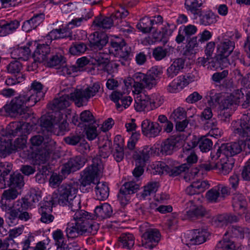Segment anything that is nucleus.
Masks as SVG:
<instances>
[{
	"instance_id": "obj_6",
	"label": "nucleus",
	"mask_w": 250,
	"mask_h": 250,
	"mask_svg": "<svg viewBox=\"0 0 250 250\" xmlns=\"http://www.w3.org/2000/svg\"><path fill=\"white\" fill-rule=\"evenodd\" d=\"M244 97L242 88L235 90L231 94L222 95L216 93L211 90L207 94V98L210 106L217 103L219 104L218 118L223 122H228L231 114L236 110L240 100Z\"/></svg>"
},
{
	"instance_id": "obj_9",
	"label": "nucleus",
	"mask_w": 250,
	"mask_h": 250,
	"mask_svg": "<svg viewBox=\"0 0 250 250\" xmlns=\"http://www.w3.org/2000/svg\"><path fill=\"white\" fill-rule=\"evenodd\" d=\"M220 162L216 164L213 162H208L201 164L199 168H195L191 170L189 173H187L184 176L186 181H191L196 177H199L203 171H209L212 169H218L220 172L224 175L229 174L232 170L234 163L232 158L225 157L221 155Z\"/></svg>"
},
{
	"instance_id": "obj_16",
	"label": "nucleus",
	"mask_w": 250,
	"mask_h": 250,
	"mask_svg": "<svg viewBox=\"0 0 250 250\" xmlns=\"http://www.w3.org/2000/svg\"><path fill=\"white\" fill-rule=\"evenodd\" d=\"M209 235L206 229L188 231L182 236V242L186 246L200 245L206 241Z\"/></svg>"
},
{
	"instance_id": "obj_25",
	"label": "nucleus",
	"mask_w": 250,
	"mask_h": 250,
	"mask_svg": "<svg viewBox=\"0 0 250 250\" xmlns=\"http://www.w3.org/2000/svg\"><path fill=\"white\" fill-rule=\"evenodd\" d=\"M197 146L196 141H188L183 146L182 157H186L188 164H193L197 161V156L193 150V149Z\"/></svg>"
},
{
	"instance_id": "obj_48",
	"label": "nucleus",
	"mask_w": 250,
	"mask_h": 250,
	"mask_svg": "<svg viewBox=\"0 0 250 250\" xmlns=\"http://www.w3.org/2000/svg\"><path fill=\"white\" fill-rule=\"evenodd\" d=\"M120 139H121V136L120 135H117L114 140L115 151L114 152L113 156L118 162L121 161L124 156L123 143L122 142H121V144L117 143V141H119Z\"/></svg>"
},
{
	"instance_id": "obj_56",
	"label": "nucleus",
	"mask_w": 250,
	"mask_h": 250,
	"mask_svg": "<svg viewBox=\"0 0 250 250\" xmlns=\"http://www.w3.org/2000/svg\"><path fill=\"white\" fill-rule=\"evenodd\" d=\"M197 145L201 151L206 152L210 150L212 146V141L205 137H201L198 142Z\"/></svg>"
},
{
	"instance_id": "obj_8",
	"label": "nucleus",
	"mask_w": 250,
	"mask_h": 250,
	"mask_svg": "<svg viewBox=\"0 0 250 250\" xmlns=\"http://www.w3.org/2000/svg\"><path fill=\"white\" fill-rule=\"evenodd\" d=\"M70 34V31L67 26H63L61 28L53 29L39 42L33 41L36 42L35 44L32 45L36 46V49L33 55V58L39 62L46 61L51 51L49 46L52 41L53 40L66 38Z\"/></svg>"
},
{
	"instance_id": "obj_31",
	"label": "nucleus",
	"mask_w": 250,
	"mask_h": 250,
	"mask_svg": "<svg viewBox=\"0 0 250 250\" xmlns=\"http://www.w3.org/2000/svg\"><path fill=\"white\" fill-rule=\"evenodd\" d=\"M135 81H141L145 88L151 89L156 84L157 81L148 73L144 74L141 72H136L134 74Z\"/></svg>"
},
{
	"instance_id": "obj_38",
	"label": "nucleus",
	"mask_w": 250,
	"mask_h": 250,
	"mask_svg": "<svg viewBox=\"0 0 250 250\" xmlns=\"http://www.w3.org/2000/svg\"><path fill=\"white\" fill-rule=\"evenodd\" d=\"M198 76L196 72L188 73L185 75H180L176 78L181 89H183L189 83L197 80Z\"/></svg>"
},
{
	"instance_id": "obj_1",
	"label": "nucleus",
	"mask_w": 250,
	"mask_h": 250,
	"mask_svg": "<svg viewBox=\"0 0 250 250\" xmlns=\"http://www.w3.org/2000/svg\"><path fill=\"white\" fill-rule=\"evenodd\" d=\"M45 93L43 85L40 82L35 81L31 84L29 90L13 98L0 108V115L31 120L34 118V115L29 107L34 106L43 97Z\"/></svg>"
},
{
	"instance_id": "obj_55",
	"label": "nucleus",
	"mask_w": 250,
	"mask_h": 250,
	"mask_svg": "<svg viewBox=\"0 0 250 250\" xmlns=\"http://www.w3.org/2000/svg\"><path fill=\"white\" fill-rule=\"evenodd\" d=\"M9 211L5 214V221L9 226H13L18 223V212L14 210H7Z\"/></svg>"
},
{
	"instance_id": "obj_43",
	"label": "nucleus",
	"mask_w": 250,
	"mask_h": 250,
	"mask_svg": "<svg viewBox=\"0 0 250 250\" xmlns=\"http://www.w3.org/2000/svg\"><path fill=\"white\" fill-rule=\"evenodd\" d=\"M0 167H4L5 169L0 175V189H3L7 186L8 176L12 168V164L10 163H0Z\"/></svg>"
},
{
	"instance_id": "obj_3",
	"label": "nucleus",
	"mask_w": 250,
	"mask_h": 250,
	"mask_svg": "<svg viewBox=\"0 0 250 250\" xmlns=\"http://www.w3.org/2000/svg\"><path fill=\"white\" fill-rule=\"evenodd\" d=\"M111 146V141L106 140L103 146L99 148V156L94 157L92 164L83 171L80 185L82 192H89L92 188L91 184H95V181L99 180L104 169L103 164L100 157L107 158L112 151Z\"/></svg>"
},
{
	"instance_id": "obj_15",
	"label": "nucleus",
	"mask_w": 250,
	"mask_h": 250,
	"mask_svg": "<svg viewBox=\"0 0 250 250\" xmlns=\"http://www.w3.org/2000/svg\"><path fill=\"white\" fill-rule=\"evenodd\" d=\"M78 191V186L76 184H62L58 189V193H54L51 197H54L60 205L64 206L68 203V200L76 196Z\"/></svg>"
},
{
	"instance_id": "obj_64",
	"label": "nucleus",
	"mask_w": 250,
	"mask_h": 250,
	"mask_svg": "<svg viewBox=\"0 0 250 250\" xmlns=\"http://www.w3.org/2000/svg\"><path fill=\"white\" fill-rule=\"evenodd\" d=\"M246 113L243 115L239 120L234 121L232 123V128H234L236 124L238 122L244 124L246 128H250V108L246 111Z\"/></svg>"
},
{
	"instance_id": "obj_58",
	"label": "nucleus",
	"mask_w": 250,
	"mask_h": 250,
	"mask_svg": "<svg viewBox=\"0 0 250 250\" xmlns=\"http://www.w3.org/2000/svg\"><path fill=\"white\" fill-rule=\"evenodd\" d=\"M64 206H68L69 209H70V213L72 214V212H76L77 210H80L81 208V201L79 197L75 196L72 198H71L70 200H68V203L64 205Z\"/></svg>"
},
{
	"instance_id": "obj_51",
	"label": "nucleus",
	"mask_w": 250,
	"mask_h": 250,
	"mask_svg": "<svg viewBox=\"0 0 250 250\" xmlns=\"http://www.w3.org/2000/svg\"><path fill=\"white\" fill-rule=\"evenodd\" d=\"M216 250H242L241 247L236 248L233 242L230 241H220L216 245Z\"/></svg>"
},
{
	"instance_id": "obj_26",
	"label": "nucleus",
	"mask_w": 250,
	"mask_h": 250,
	"mask_svg": "<svg viewBox=\"0 0 250 250\" xmlns=\"http://www.w3.org/2000/svg\"><path fill=\"white\" fill-rule=\"evenodd\" d=\"M91 47L101 50L107 43V36L104 34L95 32L88 38Z\"/></svg>"
},
{
	"instance_id": "obj_52",
	"label": "nucleus",
	"mask_w": 250,
	"mask_h": 250,
	"mask_svg": "<svg viewBox=\"0 0 250 250\" xmlns=\"http://www.w3.org/2000/svg\"><path fill=\"white\" fill-rule=\"evenodd\" d=\"M176 28V27L174 24L167 23L165 25L161 31L162 34V38L161 41H162L164 42H167L168 38L172 35Z\"/></svg>"
},
{
	"instance_id": "obj_19",
	"label": "nucleus",
	"mask_w": 250,
	"mask_h": 250,
	"mask_svg": "<svg viewBox=\"0 0 250 250\" xmlns=\"http://www.w3.org/2000/svg\"><path fill=\"white\" fill-rule=\"evenodd\" d=\"M229 193V187L222 184H218L207 192L206 197L209 202L217 203L223 200Z\"/></svg>"
},
{
	"instance_id": "obj_22",
	"label": "nucleus",
	"mask_w": 250,
	"mask_h": 250,
	"mask_svg": "<svg viewBox=\"0 0 250 250\" xmlns=\"http://www.w3.org/2000/svg\"><path fill=\"white\" fill-rule=\"evenodd\" d=\"M20 190L16 188L10 187L9 188L3 191L0 201L1 208L3 210L6 211L7 210H10L11 205L9 202L16 199L21 194Z\"/></svg>"
},
{
	"instance_id": "obj_57",
	"label": "nucleus",
	"mask_w": 250,
	"mask_h": 250,
	"mask_svg": "<svg viewBox=\"0 0 250 250\" xmlns=\"http://www.w3.org/2000/svg\"><path fill=\"white\" fill-rule=\"evenodd\" d=\"M188 168V166L187 164H184L177 166H169L168 170V174L171 176H176L181 172L185 171Z\"/></svg>"
},
{
	"instance_id": "obj_17",
	"label": "nucleus",
	"mask_w": 250,
	"mask_h": 250,
	"mask_svg": "<svg viewBox=\"0 0 250 250\" xmlns=\"http://www.w3.org/2000/svg\"><path fill=\"white\" fill-rule=\"evenodd\" d=\"M187 137L183 133L172 136L166 139L161 144L163 155H170L176 149L184 146Z\"/></svg>"
},
{
	"instance_id": "obj_20",
	"label": "nucleus",
	"mask_w": 250,
	"mask_h": 250,
	"mask_svg": "<svg viewBox=\"0 0 250 250\" xmlns=\"http://www.w3.org/2000/svg\"><path fill=\"white\" fill-rule=\"evenodd\" d=\"M33 44H36L33 42H29L26 45H17L10 49V53L12 58L15 60L26 61L31 56V49Z\"/></svg>"
},
{
	"instance_id": "obj_21",
	"label": "nucleus",
	"mask_w": 250,
	"mask_h": 250,
	"mask_svg": "<svg viewBox=\"0 0 250 250\" xmlns=\"http://www.w3.org/2000/svg\"><path fill=\"white\" fill-rule=\"evenodd\" d=\"M161 144L156 143L152 146H146L142 150L137 153L138 155L137 160L140 163L143 164L147 161L150 156H159L162 154L161 151Z\"/></svg>"
},
{
	"instance_id": "obj_10",
	"label": "nucleus",
	"mask_w": 250,
	"mask_h": 250,
	"mask_svg": "<svg viewBox=\"0 0 250 250\" xmlns=\"http://www.w3.org/2000/svg\"><path fill=\"white\" fill-rule=\"evenodd\" d=\"M41 125L43 131L46 130L49 133L57 135H62L64 131L67 130L68 123L66 119L63 118V115L60 112L56 113L52 120L46 116H42L41 119Z\"/></svg>"
},
{
	"instance_id": "obj_5",
	"label": "nucleus",
	"mask_w": 250,
	"mask_h": 250,
	"mask_svg": "<svg viewBox=\"0 0 250 250\" xmlns=\"http://www.w3.org/2000/svg\"><path fill=\"white\" fill-rule=\"evenodd\" d=\"M47 133L45 137L40 135L32 137L30 140L31 144L30 150H23L20 153V156L31 161L34 165L45 164L50 158L51 151L55 144V142L49 136L51 134L48 132Z\"/></svg>"
},
{
	"instance_id": "obj_46",
	"label": "nucleus",
	"mask_w": 250,
	"mask_h": 250,
	"mask_svg": "<svg viewBox=\"0 0 250 250\" xmlns=\"http://www.w3.org/2000/svg\"><path fill=\"white\" fill-rule=\"evenodd\" d=\"M171 49L170 47L158 46L154 49L152 52L153 57L156 61H161L169 56Z\"/></svg>"
},
{
	"instance_id": "obj_61",
	"label": "nucleus",
	"mask_w": 250,
	"mask_h": 250,
	"mask_svg": "<svg viewBox=\"0 0 250 250\" xmlns=\"http://www.w3.org/2000/svg\"><path fill=\"white\" fill-rule=\"evenodd\" d=\"M149 100L153 110L161 106L164 102L163 97L159 93L152 94L149 97Z\"/></svg>"
},
{
	"instance_id": "obj_62",
	"label": "nucleus",
	"mask_w": 250,
	"mask_h": 250,
	"mask_svg": "<svg viewBox=\"0 0 250 250\" xmlns=\"http://www.w3.org/2000/svg\"><path fill=\"white\" fill-rule=\"evenodd\" d=\"M86 49V45L82 42L75 43L70 47V53L74 55H80L83 53Z\"/></svg>"
},
{
	"instance_id": "obj_37",
	"label": "nucleus",
	"mask_w": 250,
	"mask_h": 250,
	"mask_svg": "<svg viewBox=\"0 0 250 250\" xmlns=\"http://www.w3.org/2000/svg\"><path fill=\"white\" fill-rule=\"evenodd\" d=\"M187 206V214L188 217L193 218L204 214V208L202 206L195 205L193 201H190Z\"/></svg>"
},
{
	"instance_id": "obj_33",
	"label": "nucleus",
	"mask_w": 250,
	"mask_h": 250,
	"mask_svg": "<svg viewBox=\"0 0 250 250\" xmlns=\"http://www.w3.org/2000/svg\"><path fill=\"white\" fill-rule=\"evenodd\" d=\"M239 217L232 214H221L214 218L213 225L218 227H223L229 223H233L238 221Z\"/></svg>"
},
{
	"instance_id": "obj_60",
	"label": "nucleus",
	"mask_w": 250,
	"mask_h": 250,
	"mask_svg": "<svg viewBox=\"0 0 250 250\" xmlns=\"http://www.w3.org/2000/svg\"><path fill=\"white\" fill-rule=\"evenodd\" d=\"M80 118L82 123L85 126L95 122L94 117L89 110L83 111L80 114Z\"/></svg>"
},
{
	"instance_id": "obj_34",
	"label": "nucleus",
	"mask_w": 250,
	"mask_h": 250,
	"mask_svg": "<svg viewBox=\"0 0 250 250\" xmlns=\"http://www.w3.org/2000/svg\"><path fill=\"white\" fill-rule=\"evenodd\" d=\"M24 184L23 176L20 172L16 171L12 174H8L7 186L9 187L21 189Z\"/></svg>"
},
{
	"instance_id": "obj_49",
	"label": "nucleus",
	"mask_w": 250,
	"mask_h": 250,
	"mask_svg": "<svg viewBox=\"0 0 250 250\" xmlns=\"http://www.w3.org/2000/svg\"><path fill=\"white\" fill-rule=\"evenodd\" d=\"M244 231L243 228L235 226H232L229 227V230L225 233L224 237L222 241L225 239L226 241H230L234 243L233 241L227 239V236H230L231 237H242ZM233 244L235 245L234 244Z\"/></svg>"
},
{
	"instance_id": "obj_45",
	"label": "nucleus",
	"mask_w": 250,
	"mask_h": 250,
	"mask_svg": "<svg viewBox=\"0 0 250 250\" xmlns=\"http://www.w3.org/2000/svg\"><path fill=\"white\" fill-rule=\"evenodd\" d=\"M160 187V184L157 181H150L144 187L143 190L141 193V197L143 199L155 193Z\"/></svg>"
},
{
	"instance_id": "obj_39",
	"label": "nucleus",
	"mask_w": 250,
	"mask_h": 250,
	"mask_svg": "<svg viewBox=\"0 0 250 250\" xmlns=\"http://www.w3.org/2000/svg\"><path fill=\"white\" fill-rule=\"evenodd\" d=\"M217 16L211 11H203L199 16V22L202 25L208 26L215 23Z\"/></svg>"
},
{
	"instance_id": "obj_63",
	"label": "nucleus",
	"mask_w": 250,
	"mask_h": 250,
	"mask_svg": "<svg viewBox=\"0 0 250 250\" xmlns=\"http://www.w3.org/2000/svg\"><path fill=\"white\" fill-rule=\"evenodd\" d=\"M83 135L80 133L71 134L69 136L64 138L65 142L70 145L75 146L80 142Z\"/></svg>"
},
{
	"instance_id": "obj_13",
	"label": "nucleus",
	"mask_w": 250,
	"mask_h": 250,
	"mask_svg": "<svg viewBox=\"0 0 250 250\" xmlns=\"http://www.w3.org/2000/svg\"><path fill=\"white\" fill-rule=\"evenodd\" d=\"M235 47V43L229 39H223L217 45V55L216 62L213 68L227 67L229 64L228 57L232 52Z\"/></svg>"
},
{
	"instance_id": "obj_11",
	"label": "nucleus",
	"mask_w": 250,
	"mask_h": 250,
	"mask_svg": "<svg viewBox=\"0 0 250 250\" xmlns=\"http://www.w3.org/2000/svg\"><path fill=\"white\" fill-rule=\"evenodd\" d=\"M125 7L124 4H120L116 9L114 14L110 17L99 16L93 21V26L99 29L107 30L110 29L115 22L117 24L121 23L125 18Z\"/></svg>"
},
{
	"instance_id": "obj_36",
	"label": "nucleus",
	"mask_w": 250,
	"mask_h": 250,
	"mask_svg": "<svg viewBox=\"0 0 250 250\" xmlns=\"http://www.w3.org/2000/svg\"><path fill=\"white\" fill-rule=\"evenodd\" d=\"M2 25L0 33L1 36H5L14 32L20 26V22L18 20L7 22L2 20Z\"/></svg>"
},
{
	"instance_id": "obj_47",
	"label": "nucleus",
	"mask_w": 250,
	"mask_h": 250,
	"mask_svg": "<svg viewBox=\"0 0 250 250\" xmlns=\"http://www.w3.org/2000/svg\"><path fill=\"white\" fill-rule=\"evenodd\" d=\"M107 54L104 53L101 51L94 53L91 58L92 59V62L95 67H97V69L100 67H101L102 64L104 62H107Z\"/></svg>"
},
{
	"instance_id": "obj_59",
	"label": "nucleus",
	"mask_w": 250,
	"mask_h": 250,
	"mask_svg": "<svg viewBox=\"0 0 250 250\" xmlns=\"http://www.w3.org/2000/svg\"><path fill=\"white\" fill-rule=\"evenodd\" d=\"M138 155L139 154L137 153V152H134L133 154V157L134 159L136 162V167L133 170L132 173L135 178H136L137 180L139 177H140L144 173V168L143 167L145 164V163L143 164L140 163L138 160Z\"/></svg>"
},
{
	"instance_id": "obj_12",
	"label": "nucleus",
	"mask_w": 250,
	"mask_h": 250,
	"mask_svg": "<svg viewBox=\"0 0 250 250\" xmlns=\"http://www.w3.org/2000/svg\"><path fill=\"white\" fill-rule=\"evenodd\" d=\"M140 231L143 233L142 245L145 248L152 250L158 244L160 240L161 234L159 230L144 223L140 226Z\"/></svg>"
},
{
	"instance_id": "obj_41",
	"label": "nucleus",
	"mask_w": 250,
	"mask_h": 250,
	"mask_svg": "<svg viewBox=\"0 0 250 250\" xmlns=\"http://www.w3.org/2000/svg\"><path fill=\"white\" fill-rule=\"evenodd\" d=\"M95 191L99 200H105L109 196V188L106 183L98 182L95 188Z\"/></svg>"
},
{
	"instance_id": "obj_28",
	"label": "nucleus",
	"mask_w": 250,
	"mask_h": 250,
	"mask_svg": "<svg viewBox=\"0 0 250 250\" xmlns=\"http://www.w3.org/2000/svg\"><path fill=\"white\" fill-rule=\"evenodd\" d=\"M44 14L41 13L34 15L31 19L23 22L22 29L29 32L36 29L44 20Z\"/></svg>"
},
{
	"instance_id": "obj_40",
	"label": "nucleus",
	"mask_w": 250,
	"mask_h": 250,
	"mask_svg": "<svg viewBox=\"0 0 250 250\" xmlns=\"http://www.w3.org/2000/svg\"><path fill=\"white\" fill-rule=\"evenodd\" d=\"M205 1V0H185V7L188 12L196 15Z\"/></svg>"
},
{
	"instance_id": "obj_4",
	"label": "nucleus",
	"mask_w": 250,
	"mask_h": 250,
	"mask_svg": "<svg viewBox=\"0 0 250 250\" xmlns=\"http://www.w3.org/2000/svg\"><path fill=\"white\" fill-rule=\"evenodd\" d=\"M71 220L65 229L68 239H74L85 234H95L99 229L98 224L93 221L92 214L84 210L72 212Z\"/></svg>"
},
{
	"instance_id": "obj_30",
	"label": "nucleus",
	"mask_w": 250,
	"mask_h": 250,
	"mask_svg": "<svg viewBox=\"0 0 250 250\" xmlns=\"http://www.w3.org/2000/svg\"><path fill=\"white\" fill-rule=\"evenodd\" d=\"M185 64L184 59L177 58L174 60L171 64L167 68V77L172 78L176 76L183 69Z\"/></svg>"
},
{
	"instance_id": "obj_42",
	"label": "nucleus",
	"mask_w": 250,
	"mask_h": 250,
	"mask_svg": "<svg viewBox=\"0 0 250 250\" xmlns=\"http://www.w3.org/2000/svg\"><path fill=\"white\" fill-rule=\"evenodd\" d=\"M124 95V92L114 91L110 96V99L115 103L116 108L119 111L125 108V97Z\"/></svg>"
},
{
	"instance_id": "obj_2",
	"label": "nucleus",
	"mask_w": 250,
	"mask_h": 250,
	"mask_svg": "<svg viewBox=\"0 0 250 250\" xmlns=\"http://www.w3.org/2000/svg\"><path fill=\"white\" fill-rule=\"evenodd\" d=\"M29 124L14 122L7 127L8 135H0V157H5L13 151L23 149L27 142L26 134L29 133Z\"/></svg>"
},
{
	"instance_id": "obj_24",
	"label": "nucleus",
	"mask_w": 250,
	"mask_h": 250,
	"mask_svg": "<svg viewBox=\"0 0 250 250\" xmlns=\"http://www.w3.org/2000/svg\"><path fill=\"white\" fill-rule=\"evenodd\" d=\"M85 161L81 156H76L70 159L62 167V172L63 174H68L83 167Z\"/></svg>"
},
{
	"instance_id": "obj_18",
	"label": "nucleus",
	"mask_w": 250,
	"mask_h": 250,
	"mask_svg": "<svg viewBox=\"0 0 250 250\" xmlns=\"http://www.w3.org/2000/svg\"><path fill=\"white\" fill-rule=\"evenodd\" d=\"M56 204L57 200H54V197L48 195L44 198L43 202L39 208V212L41 216L40 220L42 223L49 224L53 221L54 217L51 213L53 207Z\"/></svg>"
},
{
	"instance_id": "obj_53",
	"label": "nucleus",
	"mask_w": 250,
	"mask_h": 250,
	"mask_svg": "<svg viewBox=\"0 0 250 250\" xmlns=\"http://www.w3.org/2000/svg\"><path fill=\"white\" fill-rule=\"evenodd\" d=\"M186 112L185 109L181 107H178L174 109L170 116V119L177 122L186 119Z\"/></svg>"
},
{
	"instance_id": "obj_32",
	"label": "nucleus",
	"mask_w": 250,
	"mask_h": 250,
	"mask_svg": "<svg viewBox=\"0 0 250 250\" xmlns=\"http://www.w3.org/2000/svg\"><path fill=\"white\" fill-rule=\"evenodd\" d=\"M96 216L100 219H104L111 216L113 210L111 206L107 203L97 206L94 209Z\"/></svg>"
},
{
	"instance_id": "obj_7",
	"label": "nucleus",
	"mask_w": 250,
	"mask_h": 250,
	"mask_svg": "<svg viewBox=\"0 0 250 250\" xmlns=\"http://www.w3.org/2000/svg\"><path fill=\"white\" fill-rule=\"evenodd\" d=\"M100 88V84L96 83L91 86L76 90L73 93L71 92L70 97L66 94L62 95L54 100L53 103L54 108L61 110L68 107L70 104L71 98L73 100L78 107L85 105L89 100L98 92Z\"/></svg>"
},
{
	"instance_id": "obj_23",
	"label": "nucleus",
	"mask_w": 250,
	"mask_h": 250,
	"mask_svg": "<svg viewBox=\"0 0 250 250\" xmlns=\"http://www.w3.org/2000/svg\"><path fill=\"white\" fill-rule=\"evenodd\" d=\"M141 128L143 134L148 137L158 136L162 130L158 123L152 122L148 119H145L142 122Z\"/></svg>"
},
{
	"instance_id": "obj_44",
	"label": "nucleus",
	"mask_w": 250,
	"mask_h": 250,
	"mask_svg": "<svg viewBox=\"0 0 250 250\" xmlns=\"http://www.w3.org/2000/svg\"><path fill=\"white\" fill-rule=\"evenodd\" d=\"M132 83H133L132 91L134 94H140L145 88L141 81H135L134 74L131 75L129 73V76L126 79V86H131Z\"/></svg>"
},
{
	"instance_id": "obj_14",
	"label": "nucleus",
	"mask_w": 250,
	"mask_h": 250,
	"mask_svg": "<svg viewBox=\"0 0 250 250\" xmlns=\"http://www.w3.org/2000/svg\"><path fill=\"white\" fill-rule=\"evenodd\" d=\"M244 146V141L239 140L233 142L222 144L215 151H212L210 154L211 160H215L220 157L224 156L231 158L232 156L239 153L242 150Z\"/></svg>"
},
{
	"instance_id": "obj_54",
	"label": "nucleus",
	"mask_w": 250,
	"mask_h": 250,
	"mask_svg": "<svg viewBox=\"0 0 250 250\" xmlns=\"http://www.w3.org/2000/svg\"><path fill=\"white\" fill-rule=\"evenodd\" d=\"M58 69V72L61 75L63 76H69L71 75L73 77L75 76L77 74L76 70L77 68H76L75 65H62L61 67H57Z\"/></svg>"
},
{
	"instance_id": "obj_50",
	"label": "nucleus",
	"mask_w": 250,
	"mask_h": 250,
	"mask_svg": "<svg viewBox=\"0 0 250 250\" xmlns=\"http://www.w3.org/2000/svg\"><path fill=\"white\" fill-rule=\"evenodd\" d=\"M152 27L151 19L149 17L143 18L137 25L138 29L144 33L150 32Z\"/></svg>"
},
{
	"instance_id": "obj_27",
	"label": "nucleus",
	"mask_w": 250,
	"mask_h": 250,
	"mask_svg": "<svg viewBox=\"0 0 250 250\" xmlns=\"http://www.w3.org/2000/svg\"><path fill=\"white\" fill-rule=\"evenodd\" d=\"M135 109L138 112H148L152 110L150 103L149 96L146 95H140L135 100Z\"/></svg>"
},
{
	"instance_id": "obj_29",
	"label": "nucleus",
	"mask_w": 250,
	"mask_h": 250,
	"mask_svg": "<svg viewBox=\"0 0 250 250\" xmlns=\"http://www.w3.org/2000/svg\"><path fill=\"white\" fill-rule=\"evenodd\" d=\"M197 31V27L192 24H188L186 26H181L179 27L178 34L177 35L175 41L178 43L182 42L185 38H189L191 36L195 34Z\"/></svg>"
},
{
	"instance_id": "obj_35",
	"label": "nucleus",
	"mask_w": 250,
	"mask_h": 250,
	"mask_svg": "<svg viewBox=\"0 0 250 250\" xmlns=\"http://www.w3.org/2000/svg\"><path fill=\"white\" fill-rule=\"evenodd\" d=\"M232 206L235 211H239V214L244 213L247 206L245 197L240 193L234 194L232 198Z\"/></svg>"
}]
</instances>
